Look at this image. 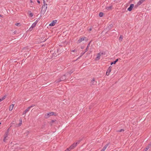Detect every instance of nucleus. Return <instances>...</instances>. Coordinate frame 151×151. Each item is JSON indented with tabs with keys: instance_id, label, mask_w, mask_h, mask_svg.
<instances>
[{
	"instance_id": "obj_1",
	"label": "nucleus",
	"mask_w": 151,
	"mask_h": 151,
	"mask_svg": "<svg viewBox=\"0 0 151 151\" xmlns=\"http://www.w3.org/2000/svg\"><path fill=\"white\" fill-rule=\"evenodd\" d=\"M81 141H79L76 143H74L69 148H68L65 151H70L71 150L74 149L78 144H79Z\"/></svg>"
},
{
	"instance_id": "obj_2",
	"label": "nucleus",
	"mask_w": 151,
	"mask_h": 151,
	"mask_svg": "<svg viewBox=\"0 0 151 151\" xmlns=\"http://www.w3.org/2000/svg\"><path fill=\"white\" fill-rule=\"evenodd\" d=\"M47 8V4H45L43 5L42 7V9L41 10V13L43 14H44L45 13Z\"/></svg>"
},
{
	"instance_id": "obj_3",
	"label": "nucleus",
	"mask_w": 151,
	"mask_h": 151,
	"mask_svg": "<svg viewBox=\"0 0 151 151\" xmlns=\"http://www.w3.org/2000/svg\"><path fill=\"white\" fill-rule=\"evenodd\" d=\"M54 114L55 113L53 112H50L49 113L46 114L45 115V117L46 119L48 118L51 116L54 115Z\"/></svg>"
},
{
	"instance_id": "obj_4",
	"label": "nucleus",
	"mask_w": 151,
	"mask_h": 151,
	"mask_svg": "<svg viewBox=\"0 0 151 151\" xmlns=\"http://www.w3.org/2000/svg\"><path fill=\"white\" fill-rule=\"evenodd\" d=\"M104 54V53L103 52H99V53L97 55L96 57V60H98L100 59V58L101 56L102 55Z\"/></svg>"
},
{
	"instance_id": "obj_5",
	"label": "nucleus",
	"mask_w": 151,
	"mask_h": 151,
	"mask_svg": "<svg viewBox=\"0 0 151 151\" xmlns=\"http://www.w3.org/2000/svg\"><path fill=\"white\" fill-rule=\"evenodd\" d=\"M86 38L85 37H80L79 39L78 40V43H81L82 41H83L85 39H86Z\"/></svg>"
},
{
	"instance_id": "obj_6",
	"label": "nucleus",
	"mask_w": 151,
	"mask_h": 151,
	"mask_svg": "<svg viewBox=\"0 0 151 151\" xmlns=\"http://www.w3.org/2000/svg\"><path fill=\"white\" fill-rule=\"evenodd\" d=\"M134 4H131L130 5V6L128 8L127 10L129 11H131L134 7Z\"/></svg>"
},
{
	"instance_id": "obj_7",
	"label": "nucleus",
	"mask_w": 151,
	"mask_h": 151,
	"mask_svg": "<svg viewBox=\"0 0 151 151\" xmlns=\"http://www.w3.org/2000/svg\"><path fill=\"white\" fill-rule=\"evenodd\" d=\"M109 145V143H108L100 151H105V150L106 149L107 147Z\"/></svg>"
},
{
	"instance_id": "obj_8",
	"label": "nucleus",
	"mask_w": 151,
	"mask_h": 151,
	"mask_svg": "<svg viewBox=\"0 0 151 151\" xmlns=\"http://www.w3.org/2000/svg\"><path fill=\"white\" fill-rule=\"evenodd\" d=\"M19 124H16V127H19L20 126H21V125L22 124V119H20L19 120Z\"/></svg>"
},
{
	"instance_id": "obj_9",
	"label": "nucleus",
	"mask_w": 151,
	"mask_h": 151,
	"mask_svg": "<svg viewBox=\"0 0 151 151\" xmlns=\"http://www.w3.org/2000/svg\"><path fill=\"white\" fill-rule=\"evenodd\" d=\"M66 79V77L65 75H63L60 78V80L61 81H64Z\"/></svg>"
},
{
	"instance_id": "obj_10",
	"label": "nucleus",
	"mask_w": 151,
	"mask_h": 151,
	"mask_svg": "<svg viewBox=\"0 0 151 151\" xmlns=\"http://www.w3.org/2000/svg\"><path fill=\"white\" fill-rule=\"evenodd\" d=\"M36 23H33L32 25L31 26V27L29 29L30 30H31L32 29L34 28L35 27V26H36Z\"/></svg>"
},
{
	"instance_id": "obj_11",
	"label": "nucleus",
	"mask_w": 151,
	"mask_h": 151,
	"mask_svg": "<svg viewBox=\"0 0 151 151\" xmlns=\"http://www.w3.org/2000/svg\"><path fill=\"white\" fill-rule=\"evenodd\" d=\"M56 21H53L49 25L50 26H54L56 23Z\"/></svg>"
},
{
	"instance_id": "obj_12",
	"label": "nucleus",
	"mask_w": 151,
	"mask_h": 151,
	"mask_svg": "<svg viewBox=\"0 0 151 151\" xmlns=\"http://www.w3.org/2000/svg\"><path fill=\"white\" fill-rule=\"evenodd\" d=\"M112 8V6L111 5L110 6L106 7V9L108 11H109L111 10Z\"/></svg>"
},
{
	"instance_id": "obj_13",
	"label": "nucleus",
	"mask_w": 151,
	"mask_h": 151,
	"mask_svg": "<svg viewBox=\"0 0 151 151\" xmlns=\"http://www.w3.org/2000/svg\"><path fill=\"white\" fill-rule=\"evenodd\" d=\"M145 0H140L138 2V4L139 5H140L143 2H144Z\"/></svg>"
},
{
	"instance_id": "obj_14",
	"label": "nucleus",
	"mask_w": 151,
	"mask_h": 151,
	"mask_svg": "<svg viewBox=\"0 0 151 151\" xmlns=\"http://www.w3.org/2000/svg\"><path fill=\"white\" fill-rule=\"evenodd\" d=\"M91 42H90L88 44L87 47L85 50V52H86L88 50L89 47L90 46V44Z\"/></svg>"
},
{
	"instance_id": "obj_15",
	"label": "nucleus",
	"mask_w": 151,
	"mask_h": 151,
	"mask_svg": "<svg viewBox=\"0 0 151 151\" xmlns=\"http://www.w3.org/2000/svg\"><path fill=\"white\" fill-rule=\"evenodd\" d=\"M111 68L112 67L111 66H109L108 68L107 71L108 72V73H110V72L111 71Z\"/></svg>"
},
{
	"instance_id": "obj_16",
	"label": "nucleus",
	"mask_w": 151,
	"mask_h": 151,
	"mask_svg": "<svg viewBox=\"0 0 151 151\" xmlns=\"http://www.w3.org/2000/svg\"><path fill=\"white\" fill-rule=\"evenodd\" d=\"M14 106V105L13 104L11 105L9 108V110L12 111L13 109Z\"/></svg>"
},
{
	"instance_id": "obj_17",
	"label": "nucleus",
	"mask_w": 151,
	"mask_h": 151,
	"mask_svg": "<svg viewBox=\"0 0 151 151\" xmlns=\"http://www.w3.org/2000/svg\"><path fill=\"white\" fill-rule=\"evenodd\" d=\"M6 97V96H4L2 98L0 99V102L1 101H3V100L5 99Z\"/></svg>"
},
{
	"instance_id": "obj_18",
	"label": "nucleus",
	"mask_w": 151,
	"mask_h": 151,
	"mask_svg": "<svg viewBox=\"0 0 151 151\" xmlns=\"http://www.w3.org/2000/svg\"><path fill=\"white\" fill-rule=\"evenodd\" d=\"M122 39H123L122 36V35H121L119 37V40L120 41H121L122 40Z\"/></svg>"
},
{
	"instance_id": "obj_19",
	"label": "nucleus",
	"mask_w": 151,
	"mask_h": 151,
	"mask_svg": "<svg viewBox=\"0 0 151 151\" xmlns=\"http://www.w3.org/2000/svg\"><path fill=\"white\" fill-rule=\"evenodd\" d=\"M104 14L102 12H100L99 14V17H101L103 16Z\"/></svg>"
},
{
	"instance_id": "obj_20",
	"label": "nucleus",
	"mask_w": 151,
	"mask_h": 151,
	"mask_svg": "<svg viewBox=\"0 0 151 151\" xmlns=\"http://www.w3.org/2000/svg\"><path fill=\"white\" fill-rule=\"evenodd\" d=\"M140 5H139L138 4V3L136 5H135V6H134V8H135V9H137L138 7V6Z\"/></svg>"
},
{
	"instance_id": "obj_21",
	"label": "nucleus",
	"mask_w": 151,
	"mask_h": 151,
	"mask_svg": "<svg viewBox=\"0 0 151 151\" xmlns=\"http://www.w3.org/2000/svg\"><path fill=\"white\" fill-rule=\"evenodd\" d=\"M30 107H28L25 111L27 113L29 111Z\"/></svg>"
},
{
	"instance_id": "obj_22",
	"label": "nucleus",
	"mask_w": 151,
	"mask_h": 151,
	"mask_svg": "<svg viewBox=\"0 0 151 151\" xmlns=\"http://www.w3.org/2000/svg\"><path fill=\"white\" fill-rule=\"evenodd\" d=\"M60 78L59 79H58L56 80V81L55 82L57 83H58L61 81H60Z\"/></svg>"
},
{
	"instance_id": "obj_23",
	"label": "nucleus",
	"mask_w": 151,
	"mask_h": 151,
	"mask_svg": "<svg viewBox=\"0 0 151 151\" xmlns=\"http://www.w3.org/2000/svg\"><path fill=\"white\" fill-rule=\"evenodd\" d=\"M124 129H121L120 130H119L117 131V132H124Z\"/></svg>"
},
{
	"instance_id": "obj_24",
	"label": "nucleus",
	"mask_w": 151,
	"mask_h": 151,
	"mask_svg": "<svg viewBox=\"0 0 151 151\" xmlns=\"http://www.w3.org/2000/svg\"><path fill=\"white\" fill-rule=\"evenodd\" d=\"M91 86H92L94 84H96V82H93L92 83L91 82Z\"/></svg>"
},
{
	"instance_id": "obj_25",
	"label": "nucleus",
	"mask_w": 151,
	"mask_h": 151,
	"mask_svg": "<svg viewBox=\"0 0 151 151\" xmlns=\"http://www.w3.org/2000/svg\"><path fill=\"white\" fill-rule=\"evenodd\" d=\"M29 15L30 17H32L33 16V14L32 13H30Z\"/></svg>"
},
{
	"instance_id": "obj_26",
	"label": "nucleus",
	"mask_w": 151,
	"mask_h": 151,
	"mask_svg": "<svg viewBox=\"0 0 151 151\" xmlns=\"http://www.w3.org/2000/svg\"><path fill=\"white\" fill-rule=\"evenodd\" d=\"M112 26V24H110L109 25V26L108 27V29H109Z\"/></svg>"
},
{
	"instance_id": "obj_27",
	"label": "nucleus",
	"mask_w": 151,
	"mask_h": 151,
	"mask_svg": "<svg viewBox=\"0 0 151 151\" xmlns=\"http://www.w3.org/2000/svg\"><path fill=\"white\" fill-rule=\"evenodd\" d=\"M86 52H85V51L84 52H82V53H81V55L80 56V57H81L83 55H84L85 53Z\"/></svg>"
},
{
	"instance_id": "obj_28",
	"label": "nucleus",
	"mask_w": 151,
	"mask_h": 151,
	"mask_svg": "<svg viewBox=\"0 0 151 151\" xmlns=\"http://www.w3.org/2000/svg\"><path fill=\"white\" fill-rule=\"evenodd\" d=\"M29 134V132H27L24 133V135L26 136H27Z\"/></svg>"
},
{
	"instance_id": "obj_29",
	"label": "nucleus",
	"mask_w": 151,
	"mask_h": 151,
	"mask_svg": "<svg viewBox=\"0 0 151 151\" xmlns=\"http://www.w3.org/2000/svg\"><path fill=\"white\" fill-rule=\"evenodd\" d=\"M8 132H7L5 133V135L4 137H6V138L8 136Z\"/></svg>"
},
{
	"instance_id": "obj_30",
	"label": "nucleus",
	"mask_w": 151,
	"mask_h": 151,
	"mask_svg": "<svg viewBox=\"0 0 151 151\" xmlns=\"http://www.w3.org/2000/svg\"><path fill=\"white\" fill-rule=\"evenodd\" d=\"M116 63L115 62V61L112 62L111 63V65H112L113 64H115Z\"/></svg>"
},
{
	"instance_id": "obj_31",
	"label": "nucleus",
	"mask_w": 151,
	"mask_h": 151,
	"mask_svg": "<svg viewBox=\"0 0 151 151\" xmlns=\"http://www.w3.org/2000/svg\"><path fill=\"white\" fill-rule=\"evenodd\" d=\"M43 4H44L43 5L47 4L46 3L45 0H43Z\"/></svg>"
},
{
	"instance_id": "obj_32",
	"label": "nucleus",
	"mask_w": 151,
	"mask_h": 151,
	"mask_svg": "<svg viewBox=\"0 0 151 151\" xmlns=\"http://www.w3.org/2000/svg\"><path fill=\"white\" fill-rule=\"evenodd\" d=\"M6 140V137H4V142H5Z\"/></svg>"
},
{
	"instance_id": "obj_33",
	"label": "nucleus",
	"mask_w": 151,
	"mask_h": 151,
	"mask_svg": "<svg viewBox=\"0 0 151 151\" xmlns=\"http://www.w3.org/2000/svg\"><path fill=\"white\" fill-rule=\"evenodd\" d=\"M110 73H108V72H106V74L107 76H108L109 74Z\"/></svg>"
},
{
	"instance_id": "obj_34",
	"label": "nucleus",
	"mask_w": 151,
	"mask_h": 151,
	"mask_svg": "<svg viewBox=\"0 0 151 151\" xmlns=\"http://www.w3.org/2000/svg\"><path fill=\"white\" fill-rule=\"evenodd\" d=\"M91 82L92 83L93 82H95V79L94 78H93Z\"/></svg>"
},
{
	"instance_id": "obj_35",
	"label": "nucleus",
	"mask_w": 151,
	"mask_h": 151,
	"mask_svg": "<svg viewBox=\"0 0 151 151\" xmlns=\"http://www.w3.org/2000/svg\"><path fill=\"white\" fill-rule=\"evenodd\" d=\"M20 24L19 23H17L15 25L17 26H19Z\"/></svg>"
},
{
	"instance_id": "obj_36",
	"label": "nucleus",
	"mask_w": 151,
	"mask_h": 151,
	"mask_svg": "<svg viewBox=\"0 0 151 151\" xmlns=\"http://www.w3.org/2000/svg\"><path fill=\"white\" fill-rule=\"evenodd\" d=\"M55 121H56V120H52V121L51 122H52V123L55 122Z\"/></svg>"
},
{
	"instance_id": "obj_37",
	"label": "nucleus",
	"mask_w": 151,
	"mask_h": 151,
	"mask_svg": "<svg viewBox=\"0 0 151 151\" xmlns=\"http://www.w3.org/2000/svg\"><path fill=\"white\" fill-rule=\"evenodd\" d=\"M35 106V105H32V106H29V107H30V108H31L32 107H33V106Z\"/></svg>"
},
{
	"instance_id": "obj_38",
	"label": "nucleus",
	"mask_w": 151,
	"mask_h": 151,
	"mask_svg": "<svg viewBox=\"0 0 151 151\" xmlns=\"http://www.w3.org/2000/svg\"><path fill=\"white\" fill-rule=\"evenodd\" d=\"M38 22V20H37L35 21V22H34V23H35L36 24Z\"/></svg>"
},
{
	"instance_id": "obj_39",
	"label": "nucleus",
	"mask_w": 151,
	"mask_h": 151,
	"mask_svg": "<svg viewBox=\"0 0 151 151\" xmlns=\"http://www.w3.org/2000/svg\"><path fill=\"white\" fill-rule=\"evenodd\" d=\"M92 27H91L90 28V29H89V31H91L92 30Z\"/></svg>"
},
{
	"instance_id": "obj_40",
	"label": "nucleus",
	"mask_w": 151,
	"mask_h": 151,
	"mask_svg": "<svg viewBox=\"0 0 151 151\" xmlns=\"http://www.w3.org/2000/svg\"><path fill=\"white\" fill-rule=\"evenodd\" d=\"M20 149V148H16L15 149V150H17V151H18V150L19 149Z\"/></svg>"
},
{
	"instance_id": "obj_41",
	"label": "nucleus",
	"mask_w": 151,
	"mask_h": 151,
	"mask_svg": "<svg viewBox=\"0 0 151 151\" xmlns=\"http://www.w3.org/2000/svg\"><path fill=\"white\" fill-rule=\"evenodd\" d=\"M27 113V112L24 111V112L23 114H25Z\"/></svg>"
},
{
	"instance_id": "obj_42",
	"label": "nucleus",
	"mask_w": 151,
	"mask_h": 151,
	"mask_svg": "<svg viewBox=\"0 0 151 151\" xmlns=\"http://www.w3.org/2000/svg\"><path fill=\"white\" fill-rule=\"evenodd\" d=\"M73 71H72V70H71L70 71V72H69V73H73Z\"/></svg>"
},
{
	"instance_id": "obj_43",
	"label": "nucleus",
	"mask_w": 151,
	"mask_h": 151,
	"mask_svg": "<svg viewBox=\"0 0 151 151\" xmlns=\"http://www.w3.org/2000/svg\"><path fill=\"white\" fill-rule=\"evenodd\" d=\"M17 32V31H15L14 32V34H15Z\"/></svg>"
},
{
	"instance_id": "obj_44",
	"label": "nucleus",
	"mask_w": 151,
	"mask_h": 151,
	"mask_svg": "<svg viewBox=\"0 0 151 151\" xmlns=\"http://www.w3.org/2000/svg\"><path fill=\"white\" fill-rule=\"evenodd\" d=\"M76 50H72V52H76Z\"/></svg>"
},
{
	"instance_id": "obj_45",
	"label": "nucleus",
	"mask_w": 151,
	"mask_h": 151,
	"mask_svg": "<svg viewBox=\"0 0 151 151\" xmlns=\"http://www.w3.org/2000/svg\"><path fill=\"white\" fill-rule=\"evenodd\" d=\"M118 59H116V60L115 61V62L116 63V62L118 61Z\"/></svg>"
},
{
	"instance_id": "obj_46",
	"label": "nucleus",
	"mask_w": 151,
	"mask_h": 151,
	"mask_svg": "<svg viewBox=\"0 0 151 151\" xmlns=\"http://www.w3.org/2000/svg\"><path fill=\"white\" fill-rule=\"evenodd\" d=\"M37 2L38 3H39V4H40V1H39L38 0H37Z\"/></svg>"
},
{
	"instance_id": "obj_47",
	"label": "nucleus",
	"mask_w": 151,
	"mask_h": 151,
	"mask_svg": "<svg viewBox=\"0 0 151 151\" xmlns=\"http://www.w3.org/2000/svg\"><path fill=\"white\" fill-rule=\"evenodd\" d=\"M147 150H146V149H145V151H147Z\"/></svg>"
},
{
	"instance_id": "obj_48",
	"label": "nucleus",
	"mask_w": 151,
	"mask_h": 151,
	"mask_svg": "<svg viewBox=\"0 0 151 151\" xmlns=\"http://www.w3.org/2000/svg\"><path fill=\"white\" fill-rule=\"evenodd\" d=\"M81 57H80V56L77 59H79V58H80Z\"/></svg>"
},
{
	"instance_id": "obj_49",
	"label": "nucleus",
	"mask_w": 151,
	"mask_h": 151,
	"mask_svg": "<svg viewBox=\"0 0 151 151\" xmlns=\"http://www.w3.org/2000/svg\"><path fill=\"white\" fill-rule=\"evenodd\" d=\"M85 40L86 41H87L88 40V39H85Z\"/></svg>"
},
{
	"instance_id": "obj_50",
	"label": "nucleus",
	"mask_w": 151,
	"mask_h": 151,
	"mask_svg": "<svg viewBox=\"0 0 151 151\" xmlns=\"http://www.w3.org/2000/svg\"><path fill=\"white\" fill-rule=\"evenodd\" d=\"M81 49H83V47H81Z\"/></svg>"
},
{
	"instance_id": "obj_51",
	"label": "nucleus",
	"mask_w": 151,
	"mask_h": 151,
	"mask_svg": "<svg viewBox=\"0 0 151 151\" xmlns=\"http://www.w3.org/2000/svg\"><path fill=\"white\" fill-rule=\"evenodd\" d=\"M31 12L30 11H29V12Z\"/></svg>"
},
{
	"instance_id": "obj_52",
	"label": "nucleus",
	"mask_w": 151,
	"mask_h": 151,
	"mask_svg": "<svg viewBox=\"0 0 151 151\" xmlns=\"http://www.w3.org/2000/svg\"><path fill=\"white\" fill-rule=\"evenodd\" d=\"M1 16V15L0 14V17Z\"/></svg>"
},
{
	"instance_id": "obj_53",
	"label": "nucleus",
	"mask_w": 151,
	"mask_h": 151,
	"mask_svg": "<svg viewBox=\"0 0 151 151\" xmlns=\"http://www.w3.org/2000/svg\"><path fill=\"white\" fill-rule=\"evenodd\" d=\"M1 124V123L0 122V125Z\"/></svg>"
}]
</instances>
